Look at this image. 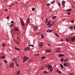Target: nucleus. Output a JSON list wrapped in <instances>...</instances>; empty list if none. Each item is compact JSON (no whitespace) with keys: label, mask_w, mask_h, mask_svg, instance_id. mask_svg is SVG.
Masks as SVG:
<instances>
[{"label":"nucleus","mask_w":75,"mask_h":75,"mask_svg":"<svg viewBox=\"0 0 75 75\" xmlns=\"http://www.w3.org/2000/svg\"><path fill=\"white\" fill-rule=\"evenodd\" d=\"M33 30L34 31H35L37 30L38 29V26H33Z\"/></svg>","instance_id":"nucleus-1"},{"label":"nucleus","mask_w":75,"mask_h":75,"mask_svg":"<svg viewBox=\"0 0 75 75\" xmlns=\"http://www.w3.org/2000/svg\"><path fill=\"white\" fill-rule=\"evenodd\" d=\"M20 20L21 24L22 25V26H24V22H23V21H22V19L21 18H20Z\"/></svg>","instance_id":"nucleus-2"},{"label":"nucleus","mask_w":75,"mask_h":75,"mask_svg":"<svg viewBox=\"0 0 75 75\" xmlns=\"http://www.w3.org/2000/svg\"><path fill=\"white\" fill-rule=\"evenodd\" d=\"M43 45L44 43L43 42H41L39 44V47H42L43 46Z\"/></svg>","instance_id":"nucleus-3"},{"label":"nucleus","mask_w":75,"mask_h":75,"mask_svg":"<svg viewBox=\"0 0 75 75\" xmlns=\"http://www.w3.org/2000/svg\"><path fill=\"white\" fill-rule=\"evenodd\" d=\"M70 39L71 41L74 42L75 41V37L71 38Z\"/></svg>","instance_id":"nucleus-4"},{"label":"nucleus","mask_w":75,"mask_h":75,"mask_svg":"<svg viewBox=\"0 0 75 75\" xmlns=\"http://www.w3.org/2000/svg\"><path fill=\"white\" fill-rule=\"evenodd\" d=\"M25 51H26V50H28V51H30V48L29 47H27L24 49Z\"/></svg>","instance_id":"nucleus-5"},{"label":"nucleus","mask_w":75,"mask_h":75,"mask_svg":"<svg viewBox=\"0 0 75 75\" xmlns=\"http://www.w3.org/2000/svg\"><path fill=\"white\" fill-rule=\"evenodd\" d=\"M5 58L6 56L4 55L0 57V59H4Z\"/></svg>","instance_id":"nucleus-6"},{"label":"nucleus","mask_w":75,"mask_h":75,"mask_svg":"<svg viewBox=\"0 0 75 75\" xmlns=\"http://www.w3.org/2000/svg\"><path fill=\"white\" fill-rule=\"evenodd\" d=\"M46 53H50L51 52V50L50 49H47L46 50Z\"/></svg>","instance_id":"nucleus-7"},{"label":"nucleus","mask_w":75,"mask_h":75,"mask_svg":"<svg viewBox=\"0 0 75 75\" xmlns=\"http://www.w3.org/2000/svg\"><path fill=\"white\" fill-rule=\"evenodd\" d=\"M52 30H50V29H48L47 30V33H50L51 32H52Z\"/></svg>","instance_id":"nucleus-8"},{"label":"nucleus","mask_w":75,"mask_h":75,"mask_svg":"<svg viewBox=\"0 0 75 75\" xmlns=\"http://www.w3.org/2000/svg\"><path fill=\"white\" fill-rule=\"evenodd\" d=\"M51 21H48L47 23V25H49V26H50V25H51Z\"/></svg>","instance_id":"nucleus-9"},{"label":"nucleus","mask_w":75,"mask_h":75,"mask_svg":"<svg viewBox=\"0 0 75 75\" xmlns=\"http://www.w3.org/2000/svg\"><path fill=\"white\" fill-rule=\"evenodd\" d=\"M54 23H55V22H52L51 24L49 26V28H50V27H51L52 26V25H54Z\"/></svg>","instance_id":"nucleus-10"},{"label":"nucleus","mask_w":75,"mask_h":75,"mask_svg":"<svg viewBox=\"0 0 75 75\" xmlns=\"http://www.w3.org/2000/svg\"><path fill=\"white\" fill-rule=\"evenodd\" d=\"M13 65H14V63H12L9 66L10 68H11V66L12 67H13Z\"/></svg>","instance_id":"nucleus-11"},{"label":"nucleus","mask_w":75,"mask_h":75,"mask_svg":"<svg viewBox=\"0 0 75 75\" xmlns=\"http://www.w3.org/2000/svg\"><path fill=\"white\" fill-rule=\"evenodd\" d=\"M23 58L24 59H27V60H28V57H27L26 56H25Z\"/></svg>","instance_id":"nucleus-12"},{"label":"nucleus","mask_w":75,"mask_h":75,"mask_svg":"<svg viewBox=\"0 0 75 75\" xmlns=\"http://www.w3.org/2000/svg\"><path fill=\"white\" fill-rule=\"evenodd\" d=\"M26 21L27 22H26V24L28 23V22L29 23H30V19L29 18H28V19L27 21Z\"/></svg>","instance_id":"nucleus-13"},{"label":"nucleus","mask_w":75,"mask_h":75,"mask_svg":"<svg viewBox=\"0 0 75 75\" xmlns=\"http://www.w3.org/2000/svg\"><path fill=\"white\" fill-rule=\"evenodd\" d=\"M15 49L16 50H21V49H20L19 48L17 47H15Z\"/></svg>","instance_id":"nucleus-14"},{"label":"nucleus","mask_w":75,"mask_h":75,"mask_svg":"<svg viewBox=\"0 0 75 75\" xmlns=\"http://www.w3.org/2000/svg\"><path fill=\"white\" fill-rule=\"evenodd\" d=\"M58 55H59V57H63V56H64V54H59Z\"/></svg>","instance_id":"nucleus-15"},{"label":"nucleus","mask_w":75,"mask_h":75,"mask_svg":"<svg viewBox=\"0 0 75 75\" xmlns=\"http://www.w3.org/2000/svg\"><path fill=\"white\" fill-rule=\"evenodd\" d=\"M64 3H65V1H62V6H63L64 5Z\"/></svg>","instance_id":"nucleus-16"},{"label":"nucleus","mask_w":75,"mask_h":75,"mask_svg":"<svg viewBox=\"0 0 75 75\" xmlns=\"http://www.w3.org/2000/svg\"><path fill=\"white\" fill-rule=\"evenodd\" d=\"M64 62H68V59H65L64 60Z\"/></svg>","instance_id":"nucleus-17"},{"label":"nucleus","mask_w":75,"mask_h":75,"mask_svg":"<svg viewBox=\"0 0 75 75\" xmlns=\"http://www.w3.org/2000/svg\"><path fill=\"white\" fill-rule=\"evenodd\" d=\"M60 66L61 67V68H62V69H63L64 68V67L63 66V65L62 64H60Z\"/></svg>","instance_id":"nucleus-18"},{"label":"nucleus","mask_w":75,"mask_h":75,"mask_svg":"<svg viewBox=\"0 0 75 75\" xmlns=\"http://www.w3.org/2000/svg\"><path fill=\"white\" fill-rule=\"evenodd\" d=\"M55 35H56V36L57 37H59V35L58 34H57V33H55Z\"/></svg>","instance_id":"nucleus-19"},{"label":"nucleus","mask_w":75,"mask_h":75,"mask_svg":"<svg viewBox=\"0 0 75 75\" xmlns=\"http://www.w3.org/2000/svg\"><path fill=\"white\" fill-rule=\"evenodd\" d=\"M56 17H57L56 16H54V17H52V19L53 20H54V19H55V18H56Z\"/></svg>","instance_id":"nucleus-20"},{"label":"nucleus","mask_w":75,"mask_h":75,"mask_svg":"<svg viewBox=\"0 0 75 75\" xmlns=\"http://www.w3.org/2000/svg\"><path fill=\"white\" fill-rule=\"evenodd\" d=\"M69 28H70V29H73V26H69Z\"/></svg>","instance_id":"nucleus-21"},{"label":"nucleus","mask_w":75,"mask_h":75,"mask_svg":"<svg viewBox=\"0 0 75 75\" xmlns=\"http://www.w3.org/2000/svg\"><path fill=\"white\" fill-rule=\"evenodd\" d=\"M72 9H68L66 11H71Z\"/></svg>","instance_id":"nucleus-22"},{"label":"nucleus","mask_w":75,"mask_h":75,"mask_svg":"<svg viewBox=\"0 0 75 75\" xmlns=\"http://www.w3.org/2000/svg\"><path fill=\"white\" fill-rule=\"evenodd\" d=\"M20 71H18V72L16 73V74L17 75H19L20 74Z\"/></svg>","instance_id":"nucleus-23"},{"label":"nucleus","mask_w":75,"mask_h":75,"mask_svg":"<svg viewBox=\"0 0 75 75\" xmlns=\"http://www.w3.org/2000/svg\"><path fill=\"white\" fill-rule=\"evenodd\" d=\"M63 65L64 67H67V65L65 63H64L63 64Z\"/></svg>","instance_id":"nucleus-24"},{"label":"nucleus","mask_w":75,"mask_h":75,"mask_svg":"<svg viewBox=\"0 0 75 75\" xmlns=\"http://www.w3.org/2000/svg\"><path fill=\"white\" fill-rule=\"evenodd\" d=\"M14 25L13 24H12L11 25H10L9 26L10 27L9 28H11V27H13V26Z\"/></svg>","instance_id":"nucleus-25"},{"label":"nucleus","mask_w":75,"mask_h":75,"mask_svg":"<svg viewBox=\"0 0 75 75\" xmlns=\"http://www.w3.org/2000/svg\"><path fill=\"white\" fill-rule=\"evenodd\" d=\"M30 46H31V47H34V45H29V47H30Z\"/></svg>","instance_id":"nucleus-26"},{"label":"nucleus","mask_w":75,"mask_h":75,"mask_svg":"<svg viewBox=\"0 0 75 75\" xmlns=\"http://www.w3.org/2000/svg\"><path fill=\"white\" fill-rule=\"evenodd\" d=\"M41 37L42 38H44V35H43L42 34H41Z\"/></svg>","instance_id":"nucleus-27"},{"label":"nucleus","mask_w":75,"mask_h":75,"mask_svg":"<svg viewBox=\"0 0 75 75\" xmlns=\"http://www.w3.org/2000/svg\"><path fill=\"white\" fill-rule=\"evenodd\" d=\"M44 58H45V57L43 56L41 57L42 59H44Z\"/></svg>","instance_id":"nucleus-28"},{"label":"nucleus","mask_w":75,"mask_h":75,"mask_svg":"<svg viewBox=\"0 0 75 75\" xmlns=\"http://www.w3.org/2000/svg\"><path fill=\"white\" fill-rule=\"evenodd\" d=\"M43 73H44V74H47V73H48V71H43Z\"/></svg>","instance_id":"nucleus-29"},{"label":"nucleus","mask_w":75,"mask_h":75,"mask_svg":"<svg viewBox=\"0 0 75 75\" xmlns=\"http://www.w3.org/2000/svg\"><path fill=\"white\" fill-rule=\"evenodd\" d=\"M61 61H62V62H63L64 61V58H62L61 59Z\"/></svg>","instance_id":"nucleus-30"},{"label":"nucleus","mask_w":75,"mask_h":75,"mask_svg":"<svg viewBox=\"0 0 75 75\" xmlns=\"http://www.w3.org/2000/svg\"><path fill=\"white\" fill-rule=\"evenodd\" d=\"M26 61H27V59H25L23 61V62H25Z\"/></svg>","instance_id":"nucleus-31"},{"label":"nucleus","mask_w":75,"mask_h":75,"mask_svg":"<svg viewBox=\"0 0 75 75\" xmlns=\"http://www.w3.org/2000/svg\"><path fill=\"white\" fill-rule=\"evenodd\" d=\"M67 15H69L71 14V12H69L67 13Z\"/></svg>","instance_id":"nucleus-32"},{"label":"nucleus","mask_w":75,"mask_h":75,"mask_svg":"<svg viewBox=\"0 0 75 75\" xmlns=\"http://www.w3.org/2000/svg\"><path fill=\"white\" fill-rule=\"evenodd\" d=\"M32 11H35V8L33 7L32 9Z\"/></svg>","instance_id":"nucleus-33"},{"label":"nucleus","mask_w":75,"mask_h":75,"mask_svg":"<svg viewBox=\"0 0 75 75\" xmlns=\"http://www.w3.org/2000/svg\"><path fill=\"white\" fill-rule=\"evenodd\" d=\"M66 41L67 42H68L69 41V40H68V39L67 38L66 40Z\"/></svg>","instance_id":"nucleus-34"},{"label":"nucleus","mask_w":75,"mask_h":75,"mask_svg":"<svg viewBox=\"0 0 75 75\" xmlns=\"http://www.w3.org/2000/svg\"><path fill=\"white\" fill-rule=\"evenodd\" d=\"M16 59H17V58H14L13 59V61H16Z\"/></svg>","instance_id":"nucleus-35"},{"label":"nucleus","mask_w":75,"mask_h":75,"mask_svg":"<svg viewBox=\"0 0 75 75\" xmlns=\"http://www.w3.org/2000/svg\"><path fill=\"white\" fill-rule=\"evenodd\" d=\"M55 2V1H53L52 2H51V4H53V3H54Z\"/></svg>","instance_id":"nucleus-36"},{"label":"nucleus","mask_w":75,"mask_h":75,"mask_svg":"<svg viewBox=\"0 0 75 75\" xmlns=\"http://www.w3.org/2000/svg\"><path fill=\"white\" fill-rule=\"evenodd\" d=\"M47 22H48V19L46 18V21L45 22V23H47Z\"/></svg>","instance_id":"nucleus-37"},{"label":"nucleus","mask_w":75,"mask_h":75,"mask_svg":"<svg viewBox=\"0 0 75 75\" xmlns=\"http://www.w3.org/2000/svg\"><path fill=\"white\" fill-rule=\"evenodd\" d=\"M53 70V68L51 69L50 70V72H52V71Z\"/></svg>","instance_id":"nucleus-38"},{"label":"nucleus","mask_w":75,"mask_h":75,"mask_svg":"<svg viewBox=\"0 0 75 75\" xmlns=\"http://www.w3.org/2000/svg\"><path fill=\"white\" fill-rule=\"evenodd\" d=\"M57 3H58V5H59V6H60L61 4H60V3H59V2H58Z\"/></svg>","instance_id":"nucleus-39"},{"label":"nucleus","mask_w":75,"mask_h":75,"mask_svg":"<svg viewBox=\"0 0 75 75\" xmlns=\"http://www.w3.org/2000/svg\"><path fill=\"white\" fill-rule=\"evenodd\" d=\"M2 46L3 47H4L5 46V44H4V42H3L2 44Z\"/></svg>","instance_id":"nucleus-40"},{"label":"nucleus","mask_w":75,"mask_h":75,"mask_svg":"<svg viewBox=\"0 0 75 75\" xmlns=\"http://www.w3.org/2000/svg\"><path fill=\"white\" fill-rule=\"evenodd\" d=\"M15 30L16 31H18V28H15Z\"/></svg>","instance_id":"nucleus-41"},{"label":"nucleus","mask_w":75,"mask_h":75,"mask_svg":"<svg viewBox=\"0 0 75 75\" xmlns=\"http://www.w3.org/2000/svg\"><path fill=\"white\" fill-rule=\"evenodd\" d=\"M55 52H61L59 50H56L55 51Z\"/></svg>","instance_id":"nucleus-42"},{"label":"nucleus","mask_w":75,"mask_h":75,"mask_svg":"<svg viewBox=\"0 0 75 75\" xmlns=\"http://www.w3.org/2000/svg\"><path fill=\"white\" fill-rule=\"evenodd\" d=\"M74 20H73L71 21V23H74Z\"/></svg>","instance_id":"nucleus-43"},{"label":"nucleus","mask_w":75,"mask_h":75,"mask_svg":"<svg viewBox=\"0 0 75 75\" xmlns=\"http://www.w3.org/2000/svg\"><path fill=\"white\" fill-rule=\"evenodd\" d=\"M16 66L17 67H18L19 66V65H18V64H16Z\"/></svg>","instance_id":"nucleus-44"},{"label":"nucleus","mask_w":75,"mask_h":75,"mask_svg":"<svg viewBox=\"0 0 75 75\" xmlns=\"http://www.w3.org/2000/svg\"><path fill=\"white\" fill-rule=\"evenodd\" d=\"M38 55H39V54H35V56H38Z\"/></svg>","instance_id":"nucleus-45"},{"label":"nucleus","mask_w":75,"mask_h":75,"mask_svg":"<svg viewBox=\"0 0 75 75\" xmlns=\"http://www.w3.org/2000/svg\"><path fill=\"white\" fill-rule=\"evenodd\" d=\"M58 72L59 73V74H61V71H58Z\"/></svg>","instance_id":"nucleus-46"},{"label":"nucleus","mask_w":75,"mask_h":75,"mask_svg":"<svg viewBox=\"0 0 75 75\" xmlns=\"http://www.w3.org/2000/svg\"><path fill=\"white\" fill-rule=\"evenodd\" d=\"M61 48H60V47H59V48H57V50H61Z\"/></svg>","instance_id":"nucleus-47"},{"label":"nucleus","mask_w":75,"mask_h":75,"mask_svg":"<svg viewBox=\"0 0 75 75\" xmlns=\"http://www.w3.org/2000/svg\"><path fill=\"white\" fill-rule=\"evenodd\" d=\"M4 62H5V63H6V64H7V61L6 60H4Z\"/></svg>","instance_id":"nucleus-48"},{"label":"nucleus","mask_w":75,"mask_h":75,"mask_svg":"<svg viewBox=\"0 0 75 75\" xmlns=\"http://www.w3.org/2000/svg\"><path fill=\"white\" fill-rule=\"evenodd\" d=\"M65 20H66V18L63 19V20H62V21H65Z\"/></svg>","instance_id":"nucleus-49"},{"label":"nucleus","mask_w":75,"mask_h":75,"mask_svg":"<svg viewBox=\"0 0 75 75\" xmlns=\"http://www.w3.org/2000/svg\"><path fill=\"white\" fill-rule=\"evenodd\" d=\"M47 45H48V46H50V47L51 46V45L50 44V43H48L47 44Z\"/></svg>","instance_id":"nucleus-50"},{"label":"nucleus","mask_w":75,"mask_h":75,"mask_svg":"<svg viewBox=\"0 0 75 75\" xmlns=\"http://www.w3.org/2000/svg\"><path fill=\"white\" fill-rule=\"evenodd\" d=\"M48 67H49L50 68H52V66L51 65H48Z\"/></svg>","instance_id":"nucleus-51"},{"label":"nucleus","mask_w":75,"mask_h":75,"mask_svg":"<svg viewBox=\"0 0 75 75\" xmlns=\"http://www.w3.org/2000/svg\"><path fill=\"white\" fill-rule=\"evenodd\" d=\"M50 4H48L47 5V6H50Z\"/></svg>","instance_id":"nucleus-52"},{"label":"nucleus","mask_w":75,"mask_h":75,"mask_svg":"<svg viewBox=\"0 0 75 75\" xmlns=\"http://www.w3.org/2000/svg\"><path fill=\"white\" fill-rule=\"evenodd\" d=\"M7 19H8L9 18H10L9 17V16H7Z\"/></svg>","instance_id":"nucleus-53"},{"label":"nucleus","mask_w":75,"mask_h":75,"mask_svg":"<svg viewBox=\"0 0 75 75\" xmlns=\"http://www.w3.org/2000/svg\"><path fill=\"white\" fill-rule=\"evenodd\" d=\"M11 23H14V21H12L11 22Z\"/></svg>","instance_id":"nucleus-54"},{"label":"nucleus","mask_w":75,"mask_h":75,"mask_svg":"<svg viewBox=\"0 0 75 75\" xmlns=\"http://www.w3.org/2000/svg\"><path fill=\"white\" fill-rule=\"evenodd\" d=\"M69 75H73V74H72V73H70L69 74Z\"/></svg>","instance_id":"nucleus-55"},{"label":"nucleus","mask_w":75,"mask_h":75,"mask_svg":"<svg viewBox=\"0 0 75 75\" xmlns=\"http://www.w3.org/2000/svg\"><path fill=\"white\" fill-rule=\"evenodd\" d=\"M5 11H8V10L7 9H6L4 10Z\"/></svg>","instance_id":"nucleus-56"},{"label":"nucleus","mask_w":75,"mask_h":75,"mask_svg":"<svg viewBox=\"0 0 75 75\" xmlns=\"http://www.w3.org/2000/svg\"><path fill=\"white\" fill-rule=\"evenodd\" d=\"M59 45H62V43L61 44H59Z\"/></svg>","instance_id":"nucleus-57"},{"label":"nucleus","mask_w":75,"mask_h":75,"mask_svg":"<svg viewBox=\"0 0 75 75\" xmlns=\"http://www.w3.org/2000/svg\"><path fill=\"white\" fill-rule=\"evenodd\" d=\"M40 34V33H37V35H39Z\"/></svg>","instance_id":"nucleus-58"},{"label":"nucleus","mask_w":75,"mask_h":75,"mask_svg":"<svg viewBox=\"0 0 75 75\" xmlns=\"http://www.w3.org/2000/svg\"><path fill=\"white\" fill-rule=\"evenodd\" d=\"M48 69H51V68H50L49 67H48Z\"/></svg>","instance_id":"nucleus-59"},{"label":"nucleus","mask_w":75,"mask_h":75,"mask_svg":"<svg viewBox=\"0 0 75 75\" xmlns=\"http://www.w3.org/2000/svg\"><path fill=\"white\" fill-rule=\"evenodd\" d=\"M60 41H64V40L63 39H62L60 40Z\"/></svg>","instance_id":"nucleus-60"},{"label":"nucleus","mask_w":75,"mask_h":75,"mask_svg":"<svg viewBox=\"0 0 75 75\" xmlns=\"http://www.w3.org/2000/svg\"><path fill=\"white\" fill-rule=\"evenodd\" d=\"M16 64H18V63H17V61H16Z\"/></svg>","instance_id":"nucleus-61"},{"label":"nucleus","mask_w":75,"mask_h":75,"mask_svg":"<svg viewBox=\"0 0 75 75\" xmlns=\"http://www.w3.org/2000/svg\"><path fill=\"white\" fill-rule=\"evenodd\" d=\"M14 5H15V4H12L11 5V6H14Z\"/></svg>","instance_id":"nucleus-62"},{"label":"nucleus","mask_w":75,"mask_h":75,"mask_svg":"<svg viewBox=\"0 0 75 75\" xmlns=\"http://www.w3.org/2000/svg\"><path fill=\"white\" fill-rule=\"evenodd\" d=\"M31 60H29V62H31Z\"/></svg>","instance_id":"nucleus-63"},{"label":"nucleus","mask_w":75,"mask_h":75,"mask_svg":"<svg viewBox=\"0 0 75 75\" xmlns=\"http://www.w3.org/2000/svg\"><path fill=\"white\" fill-rule=\"evenodd\" d=\"M67 65H68L69 66V64L67 63Z\"/></svg>","instance_id":"nucleus-64"}]
</instances>
